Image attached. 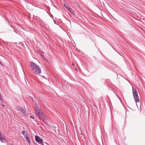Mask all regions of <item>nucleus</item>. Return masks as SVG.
Here are the masks:
<instances>
[{
	"label": "nucleus",
	"instance_id": "f257e3e1",
	"mask_svg": "<svg viewBox=\"0 0 145 145\" xmlns=\"http://www.w3.org/2000/svg\"><path fill=\"white\" fill-rule=\"evenodd\" d=\"M35 112L39 119L41 121L45 123L46 116L44 115V113L40 109L36 103L35 106Z\"/></svg>",
	"mask_w": 145,
	"mask_h": 145
},
{
	"label": "nucleus",
	"instance_id": "f03ea898",
	"mask_svg": "<svg viewBox=\"0 0 145 145\" xmlns=\"http://www.w3.org/2000/svg\"><path fill=\"white\" fill-rule=\"evenodd\" d=\"M30 67L33 71V72L35 74L39 75L41 73V69L38 66L36 63L33 62H31L29 64Z\"/></svg>",
	"mask_w": 145,
	"mask_h": 145
},
{
	"label": "nucleus",
	"instance_id": "7ed1b4c3",
	"mask_svg": "<svg viewBox=\"0 0 145 145\" xmlns=\"http://www.w3.org/2000/svg\"><path fill=\"white\" fill-rule=\"evenodd\" d=\"M35 140L38 143L41 145H43V140L39 136L35 135Z\"/></svg>",
	"mask_w": 145,
	"mask_h": 145
},
{
	"label": "nucleus",
	"instance_id": "20e7f679",
	"mask_svg": "<svg viewBox=\"0 0 145 145\" xmlns=\"http://www.w3.org/2000/svg\"><path fill=\"white\" fill-rule=\"evenodd\" d=\"M133 94L134 97H137V96H138V93L136 89H135L134 90V91L133 92Z\"/></svg>",
	"mask_w": 145,
	"mask_h": 145
},
{
	"label": "nucleus",
	"instance_id": "39448f33",
	"mask_svg": "<svg viewBox=\"0 0 145 145\" xmlns=\"http://www.w3.org/2000/svg\"><path fill=\"white\" fill-rule=\"evenodd\" d=\"M134 98L135 99V102L137 103V102H139L140 101L139 98L138 96H137V97H134Z\"/></svg>",
	"mask_w": 145,
	"mask_h": 145
},
{
	"label": "nucleus",
	"instance_id": "423d86ee",
	"mask_svg": "<svg viewBox=\"0 0 145 145\" xmlns=\"http://www.w3.org/2000/svg\"><path fill=\"white\" fill-rule=\"evenodd\" d=\"M68 10L70 12H71L73 14H74V11L73 10H72V8H71L70 7L68 8Z\"/></svg>",
	"mask_w": 145,
	"mask_h": 145
},
{
	"label": "nucleus",
	"instance_id": "0eeeda50",
	"mask_svg": "<svg viewBox=\"0 0 145 145\" xmlns=\"http://www.w3.org/2000/svg\"><path fill=\"white\" fill-rule=\"evenodd\" d=\"M0 140L2 142H3V141H5V138L4 137H1V136L0 137Z\"/></svg>",
	"mask_w": 145,
	"mask_h": 145
},
{
	"label": "nucleus",
	"instance_id": "6e6552de",
	"mask_svg": "<svg viewBox=\"0 0 145 145\" xmlns=\"http://www.w3.org/2000/svg\"><path fill=\"white\" fill-rule=\"evenodd\" d=\"M64 6L65 8L67 9H68L70 7L69 6L67 5V4L66 3H65L64 4Z\"/></svg>",
	"mask_w": 145,
	"mask_h": 145
},
{
	"label": "nucleus",
	"instance_id": "1a4fd4ad",
	"mask_svg": "<svg viewBox=\"0 0 145 145\" xmlns=\"http://www.w3.org/2000/svg\"><path fill=\"white\" fill-rule=\"evenodd\" d=\"M39 52V53L40 54V55L42 57H44V53L43 52L41 51H38Z\"/></svg>",
	"mask_w": 145,
	"mask_h": 145
},
{
	"label": "nucleus",
	"instance_id": "9d476101",
	"mask_svg": "<svg viewBox=\"0 0 145 145\" xmlns=\"http://www.w3.org/2000/svg\"><path fill=\"white\" fill-rule=\"evenodd\" d=\"M17 109L19 111H20L21 112L23 109V108H22L20 106L17 107Z\"/></svg>",
	"mask_w": 145,
	"mask_h": 145
},
{
	"label": "nucleus",
	"instance_id": "9b49d317",
	"mask_svg": "<svg viewBox=\"0 0 145 145\" xmlns=\"http://www.w3.org/2000/svg\"><path fill=\"white\" fill-rule=\"evenodd\" d=\"M17 109L19 111H20L21 112L23 109V108H22L20 106L17 107Z\"/></svg>",
	"mask_w": 145,
	"mask_h": 145
},
{
	"label": "nucleus",
	"instance_id": "f8f14e48",
	"mask_svg": "<svg viewBox=\"0 0 145 145\" xmlns=\"http://www.w3.org/2000/svg\"><path fill=\"white\" fill-rule=\"evenodd\" d=\"M21 112L23 114H26L25 110L23 109V110H22Z\"/></svg>",
	"mask_w": 145,
	"mask_h": 145
},
{
	"label": "nucleus",
	"instance_id": "ddd939ff",
	"mask_svg": "<svg viewBox=\"0 0 145 145\" xmlns=\"http://www.w3.org/2000/svg\"><path fill=\"white\" fill-rule=\"evenodd\" d=\"M26 139L27 141L28 142V143H30V138L28 137H26Z\"/></svg>",
	"mask_w": 145,
	"mask_h": 145
},
{
	"label": "nucleus",
	"instance_id": "4468645a",
	"mask_svg": "<svg viewBox=\"0 0 145 145\" xmlns=\"http://www.w3.org/2000/svg\"><path fill=\"white\" fill-rule=\"evenodd\" d=\"M24 137L26 138V137H28L27 133H26L24 135Z\"/></svg>",
	"mask_w": 145,
	"mask_h": 145
},
{
	"label": "nucleus",
	"instance_id": "2eb2a0df",
	"mask_svg": "<svg viewBox=\"0 0 145 145\" xmlns=\"http://www.w3.org/2000/svg\"><path fill=\"white\" fill-rule=\"evenodd\" d=\"M25 131H22V135H23L25 134Z\"/></svg>",
	"mask_w": 145,
	"mask_h": 145
},
{
	"label": "nucleus",
	"instance_id": "dca6fc26",
	"mask_svg": "<svg viewBox=\"0 0 145 145\" xmlns=\"http://www.w3.org/2000/svg\"><path fill=\"white\" fill-rule=\"evenodd\" d=\"M30 117L31 118H32L33 119L34 118V117L32 116H30Z\"/></svg>",
	"mask_w": 145,
	"mask_h": 145
},
{
	"label": "nucleus",
	"instance_id": "f3484780",
	"mask_svg": "<svg viewBox=\"0 0 145 145\" xmlns=\"http://www.w3.org/2000/svg\"><path fill=\"white\" fill-rule=\"evenodd\" d=\"M1 105L3 107H4L5 106V105L4 104H2Z\"/></svg>",
	"mask_w": 145,
	"mask_h": 145
},
{
	"label": "nucleus",
	"instance_id": "a211bd4d",
	"mask_svg": "<svg viewBox=\"0 0 145 145\" xmlns=\"http://www.w3.org/2000/svg\"><path fill=\"white\" fill-rule=\"evenodd\" d=\"M72 65H74V63H72Z\"/></svg>",
	"mask_w": 145,
	"mask_h": 145
}]
</instances>
